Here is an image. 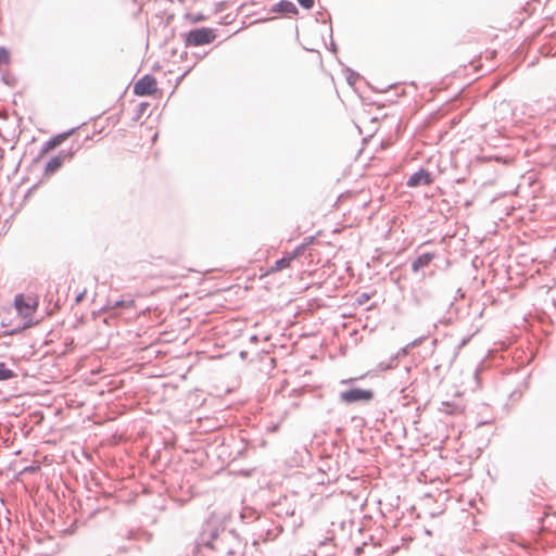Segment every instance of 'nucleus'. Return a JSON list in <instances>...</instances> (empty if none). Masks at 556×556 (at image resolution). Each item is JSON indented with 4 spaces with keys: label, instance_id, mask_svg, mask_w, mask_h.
Returning a JSON list of instances; mask_svg holds the SVG:
<instances>
[{
    "label": "nucleus",
    "instance_id": "nucleus-1",
    "mask_svg": "<svg viewBox=\"0 0 556 556\" xmlns=\"http://www.w3.org/2000/svg\"><path fill=\"white\" fill-rule=\"evenodd\" d=\"M13 305L17 314L22 317L23 321L18 326L5 330L3 336L16 334L24 329L36 325V321L33 319V316L36 313L38 306V301L36 299L33 300L30 296H25L24 293H17L14 296Z\"/></svg>",
    "mask_w": 556,
    "mask_h": 556
},
{
    "label": "nucleus",
    "instance_id": "nucleus-2",
    "mask_svg": "<svg viewBox=\"0 0 556 556\" xmlns=\"http://www.w3.org/2000/svg\"><path fill=\"white\" fill-rule=\"evenodd\" d=\"M186 47H200L213 42L216 38V30L210 27H197L182 35Z\"/></svg>",
    "mask_w": 556,
    "mask_h": 556
},
{
    "label": "nucleus",
    "instance_id": "nucleus-3",
    "mask_svg": "<svg viewBox=\"0 0 556 556\" xmlns=\"http://www.w3.org/2000/svg\"><path fill=\"white\" fill-rule=\"evenodd\" d=\"M375 399V392L371 389L351 387L339 393V402L345 405L368 404Z\"/></svg>",
    "mask_w": 556,
    "mask_h": 556
},
{
    "label": "nucleus",
    "instance_id": "nucleus-4",
    "mask_svg": "<svg viewBox=\"0 0 556 556\" xmlns=\"http://www.w3.org/2000/svg\"><path fill=\"white\" fill-rule=\"evenodd\" d=\"M77 149L61 150L56 155L52 156L43 168V176H51L59 172L65 161H70L76 154Z\"/></svg>",
    "mask_w": 556,
    "mask_h": 556
},
{
    "label": "nucleus",
    "instance_id": "nucleus-5",
    "mask_svg": "<svg viewBox=\"0 0 556 556\" xmlns=\"http://www.w3.org/2000/svg\"><path fill=\"white\" fill-rule=\"evenodd\" d=\"M156 91V79L151 74L143 75L138 79L135 85L132 92L138 97H150Z\"/></svg>",
    "mask_w": 556,
    "mask_h": 556
},
{
    "label": "nucleus",
    "instance_id": "nucleus-6",
    "mask_svg": "<svg viewBox=\"0 0 556 556\" xmlns=\"http://www.w3.org/2000/svg\"><path fill=\"white\" fill-rule=\"evenodd\" d=\"M78 128L79 127H73L66 131H63L61 134H58V135L51 137L49 140H47L42 144L39 153L37 154L36 157H34L33 162L34 163L38 162L49 150L60 146L67 137L74 135Z\"/></svg>",
    "mask_w": 556,
    "mask_h": 556
},
{
    "label": "nucleus",
    "instance_id": "nucleus-7",
    "mask_svg": "<svg viewBox=\"0 0 556 556\" xmlns=\"http://www.w3.org/2000/svg\"><path fill=\"white\" fill-rule=\"evenodd\" d=\"M410 298L416 306H424L433 302L434 292L427 286H419L412 289Z\"/></svg>",
    "mask_w": 556,
    "mask_h": 556
},
{
    "label": "nucleus",
    "instance_id": "nucleus-8",
    "mask_svg": "<svg viewBox=\"0 0 556 556\" xmlns=\"http://www.w3.org/2000/svg\"><path fill=\"white\" fill-rule=\"evenodd\" d=\"M433 182V175L430 170L420 167L417 172L413 173L407 181L406 186L409 188H417L421 186H429Z\"/></svg>",
    "mask_w": 556,
    "mask_h": 556
},
{
    "label": "nucleus",
    "instance_id": "nucleus-9",
    "mask_svg": "<svg viewBox=\"0 0 556 556\" xmlns=\"http://www.w3.org/2000/svg\"><path fill=\"white\" fill-rule=\"evenodd\" d=\"M269 12L278 13L281 15H288V14H298L299 10L292 1L280 0L270 8Z\"/></svg>",
    "mask_w": 556,
    "mask_h": 556
},
{
    "label": "nucleus",
    "instance_id": "nucleus-10",
    "mask_svg": "<svg viewBox=\"0 0 556 556\" xmlns=\"http://www.w3.org/2000/svg\"><path fill=\"white\" fill-rule=\"evenodd\" d=\"M434 257H435L434 252H425V253L419 254L412 262V270L414 273H419L421 269L428 267Z\"/></svg>",
    "mask_w": 556,
    "mask_h": 556
},
{
    "label": "nucleus",
    "instance_id": "nucleus-11",
    "mask_svg": "<svg viewBox=\"0 0 556 556\" xmlns=\"http://www.w3.org/2000/svg\"><path fill=\"white\" fill-rule=\"evenodd\" d=\"M534 514L535 515L531 518L532 521L541 522V521H545V519L548 518L551 515H554V511L552 510L551 507L542 505L536 508Z\"/></svg>",
    "mask_w": 556,
    "mask_h": 556
},
{
    "label": "nucleus",
    "instance_id": "nucleus-12",
    "mask_svg": "<svg viewBox=\"0 0 556 556\" xmlns=\"http://www.w3.org/2000/svg\"><path fill=\"white\" fill-rule=\"evenodd\" d=\"M439 410L446 415H456L463 412L462 407L458 404L452 402H442Z\"/></svg>",
    "mask_w": 556,
    "mask_h": 556
},
{
    "label": "nucleus",
    "instance_id": "nucleus-13",
    "mask_svg": "<svg viewBox=\"0 0 556 556\" xmlns=\"http://www.w3.org/2000/svg\"><path fill=\"white\" fill-rule=\"evenodd\" d=\"M17 377L18 375L9 368L4 362H0V381H9Z\"/></svg>",
    "mask_w": 556,
    "mask_h": 556
},
{
    "label": "nucleus",
    "instance_id": "nucleus-14",
    "mask_svg": "<svg viewBox=\"0 0 556 556\" xmlns=\"http://www.w3.org/2000/svg\"><path fill=\"white\" fill-rule=\"evenodd\" d=\"M306 240V242L299 244L290 254H288L292 261L300 257L305 252L306 248L314 241V237H309Z\"/></svg>",
    "mask_w": 556,
    "mask_h": 556
},
{
    "label": "nucleus",
    "instance_id": "nucleus-15",
    "mask_svg": "<svg viewBox=\"0 0 556 556\" xmlns=\"http://www.w3.org/2000/svg\"><path fill=\"white\" fill-rule=\"evenodd\" d=\"M292 260L289 255L278 258L270 268V271H281L290 266Z\"/></svg>",
    "mask_w": 556,
    "mask_h": 556
},
{
    "label": "nucleus",
    "instance_id": "nucleus-16",
    "mask_svg": "<svg viewBox=\"0 0 556 556\" xmlns=\"http://www.w3.org/2000/svg\"><path fill=\"white\" fill-rule=\"evenodd\" d=\"M397 356L391 355L388 361H382L377 365L378 370L386 371L389 369H393L397 366Z\"/></svg>",
    "mask_w": 556,
    "mask_h": 556
},
{
    "label": "nucleus",
    "instance_id": "nucleus-17",
    "mask_svg": "<svg viewBox=\"0 0 556 556\" xmlns=\"http://www.w3.org/2000/svg\"><path fill=\"white\" fill-rule=\"evenodd\" d=\"M344 73L346 74V81L350 86H354L362 78L359 73L350 67H345Z\"/></svg>",
    "mask_w": 556,
    "mask_h": 556
},
{
    "label": "nucleus",
    "instance_id": "nucleus-18",
    "mask_svg": "<svg viewBox=\"0 0 556 556\" xmlns=\"http://www.w3.org/2000/svg\"><path fill=\"white\" fill-rule=\"evenodd\" d=\"M241 519L254 518L253 521H257L260 519V515L254 508L243 507L240 511Z\"/></svg>",
    "mask_w": 556,
    "mask_h": 556
},
{
    "label": "nucleus",
    "instance_id": "nucleus-19",
    "mask_svg": "<svg viewBox=\"0 0 556 556\" xmlns=\"http://www.w3.org/2000/svg\"><path fill=\"white\" fill-rule=\"evenodd\" d=\"M132 305H134V300L132 299H129V300L121 299V300H116L112 304V307L113 308H128V307H131Z\"/></svg>",
    "mask_w": 556,
    "mask_h": 556
},
{
    "label": "nucleus",
    "instance_id": "nucleus-20",
    "mask_svg": "<svg viewBox=\"0 0 556 556\" xmlns=\"http://www.w3.org/2000/svg\"><path fill=\"white\" fill-rule=\"evenodd\" d=\"M10 60V51L5 47L0 46V65L9 64Z\"/></svg>",
    "mask_w": 556,
    "mask_h": 556
},
{
    "label": "nucleus",
    "instance_id": "nucleus-21",
    "mask_svg": "<svg viewBox=\"0 0 556 556\" xmlns=\"http://www.w3.org/2000/svg\"><path fill=\"white\" fill-rule=\"evenodd\" d=\"M2 81L10 87H14L17 79L13 74L7 73L2 75Z\"/></svg>",
    "mask_w": 556,
    "mask_h": 556
},
{
    "label": "nucleus",
    "instance_id": "nucleus-22",
    "mask_svg": "<svg viewBox=\"0 0 556 556\" xmlns=\"http://www.w3.org/2000/svg\"><path fill=\"white\" fill-rule=\"evenodd\" d=\"M149 103L148 102H141L139 105H138V109H137V113H136V117L135 119H139L141 117V115L144 114L146 110L149 108Z\"/></svg>",
    "mask_w": 556,
    "mask_h": 556
},
{
    "label": "nucleus",
    "instance_id": "nucleus-23",
    "mask_svg": "<svg viewBox=\"0 0 556 556\" xmlns=\"http://www.w3.org/2000/svg\"><path fill=\"white\" fill-rule=\"evenodd\" d=\"M296 1L305 10L312 9L315 3V0H296Z\"/></svg>",
    "mask_w": 556,
    "mask_h": 556
},
{
    "label": "nucleus",
    "instance_id": "nucleus-24",
    "mask_svg": "<svg viewBox=\"0 0 556 556\" xmlns=\"http://www.w3.org/2000/svg\"><path fill=\"white\" fill-rule=\"evenodd\" d=\"M205 20H206V16L200 12L191 15V22L194 24L203 22Z\"/></svg>",
    "mask_w": 556,
    "mask_h": 556
},
{
    "label": "nucleus",
    "instance_id": "nucleus-25",
    "mask_svg": "<svg viewBox=\"0 0 556 556\" xmlns=\"http://www.w3.org/2000/svg\"><path fill=\"white\" fill-rule=\"evenodd\" d=\"M369 299H370V295L366 292H363L357 296L356 300H357V303L362 305V304H365Z\"/></svg>",
    "mask_w": 556,
    "mask_h": 556
},
{
    "label": "nucleus",
    "instance_id": "nucleus-26",
    "mask_svg": "<svg viewBox=\"0 0 556 556\" xmlns=\"http://www.w3.org/2000/svg\"><path fill=\"white\" fill-rule=\"evenodd\" d=\"M471 337L472 336H468V337H465L464 339H462V341L458 343L457 345V351H456V354L458 353L459 350H462L464 346H466L469 341L471 340Z\"/></svg>",
    "mask_w": 556,
    "mask_h": 556
},
{
    "label": "nucleus",
    "instance_id": "nucleus-27",
    "mask_svg": "<svg viewBox=\"0 0 556 556\" xmlns=\"http://www.w3.org/2000/svg\"><path fill=\"white\" fill-rule=\"evenodd\" d=\"M409 350H410L409 345L406 344L405 346L401 348L394 355L397 356V361H399L400 357L406 355Z\"/></svg>",
    "mask_w": 556,
    "mask_h": 556
},
{
    "label": "nucleus",
    "instance_id": "nucleus-28",
    "mask_svg": "<svg viewBox=\"0 0 556 556\" xmlns=\"http://www.w3.org/2000/svg\"><path fill=\"white\" fill-rule=\"evenodd\" d=\"M425 338L426 337L421 336V337L413 340L412 342L408 343L409 348L413 349V348L420 345L422 343V341L425 340Z\"/></svg>",
    "mask_w": 556,
    "mask_h": 556
},
{
    "label": "nucleus",
    "instance_id": "nucleus-29",
    "mask_svg": "<svg viewBox=\"0 0 556 556\" xmlns=\"http://www.w3.org/2000/svg\"><path fill=\"white\" fill-rule=\"evenodd\" d=\"M189 72H190V70H187V71H185L180 76H178V77L176 78V84H175V86H176V87H177V86H178V85L184 80V78L187 76V74H188Z\"/></svg>",
    "mask_w": 556,
    "mask_h": 556
},
{
    "label": "nucleus",
    "instance_id": "nucleus-30",
    "mask_svg": "<svg viewBox=\"0 0 556 556\" xmlns=\"http://www.w3.org/2000/svg\"><path fill=\"white\" fill-rule=\"evenodd\" d=\"M86 295V290L79 292L76 296H75V303H80L83 301V299L85 298Z\"/></svg>",
    "mask_w": 556,
    "mask_h": 556
},
{
    "label": "nucleus",
    "instance_id": "nucleus-31",
    "mask_svg": "<svg viewBox=\"0 0 556 556\" xmlns=\"http://www.w3.org/2000/svg\"><path fill=\"white\" fill-rule=\"evenodd\" d=\"M482 363L476 368L475 370V379L477 380V382L479 383L480 381V371H481V368H482Z\"/></svg>",
    "mask_w": 556,
    "mask_h": 556
},
{
    "label": "nucleus",
    "instance_id": "nucleus-32",
    "mask_svg": "<svg viewBox=\"0 0 556 556\" xmlns=\"http://www.w3.org/2000/svg\"><path fill=\"white\" fill-rule=\"evenodd\" d=\"M329 30H330V38H332V27H331V25L329 26ZM330 47H331V51H333V52L337 51V46L333 42V39H331Z\"/></svg>",
    "mask_w": 556,
    "mask_h": 556
},
{
    "label": "nucleus",
    "instance_id": "nucleus-33",
    "mask_svg": "<svg viewBox=\"0 0 556 556\" xmlns=\"http://www.w3.org/2000/svg\"><path fill=\"white\" fill-rule=\"evenodd\" d=\"M38 469H39V467H37V466H28V467H25L22 472H34Z\"/></svg>",
    "mask_w": 556,
    "mask_h": 556
},
{
    "label": "nucleus",
    "instance_id": "nucleus-34",
    "mask_svg": "<svg viewBox=\"0 0 556 556\" xmlns=\"http://www.w3.org/2000/svg\"><path fill=\"white\" fill-rule=\"evenodd\" d=\"M439 323L441 324H444V325H451L453 323V318L452 317H444L442 319L439 320Z\"/></svg>",
    "mask_w": 556,
    "mask_h": 556
},
{
    "label": "nucleus",
    "instance_id": "nucleus-35",
    "mask_svg": "<svg viewBox=\"0 0 556 556\" xmlns=\"http://www.w3.org/2000/svg\"><path fill=\"white\" fill-rule=\"evenodd\" d=\"M355 380L356 378L342 379L340 384H352Z\"/></svg>",
    "mask_w": 556,
    "mask_h": 556
},
{
    "label": "nucleus",
    "instance_id": "nucleus-36",
    "mask_svg": "<svg viewBox=\"0 0 556 556\" xmlns=\"http://www.w3.org/2000/svg\"><path fill=\"white\" fill-rule=\"evenodd\" d=\"M39 184H40V182H37V184H35L34 186H31V187L28 189L27 194H30L31 192H34V191L38 188Z\"/></svg>",
    "mask_w": 556,
    "mask_h": 556
},
{
    "label": "nucleus",
    "instance_id": "nucleus-37",
    "mask_svg": "<svg viewBox=\"0 0 556 556\" xmlns=\"http://www.w3.org/2000/svg\"><path fill=\"white\" fill-rule=\"evenodd\" d=\"M9 325H10V321H9V320H7L5 318H2V319H1V327H2V328H7Z\"/></svg>",
    "mask_w": 556,
    "mask_h": 556
},
{
    "label": "nucleus",
    "instance_id": "nucleus-38",
    "mask_svg": "<svg viewBox=\"0 0 556 556\" xmlns=\"http://www.w3.org/2000/svg\"><path fill=\"white\" fill-rule=\"evenodd\" d=\"M456 294H457L458 296H460V298H463V296H464V292H463V290H462L460 288H458V289H457Z\"/></svg>",
    "mask_w": 556,
    "mask_h": 556
},
{
    "label": "nucleus",
    "instance_id": "nucleus-39",
    "mask_svg": "<svg viewBox=\"0 0 556 556\" xmlns=\"http://www.w3.org/2000/svg\"><path fill=\"white\" fill-rule=\"evenodd\" d=\"M250 340H251L252 342H256V341L258 340V338H257V336H256V334H253V336H251Z\"/></svg>",
    "mask_w": 556,
    "mask_h": 556
},
{
    "label": "nucleus",
    "instance_id": "nucleus-40",
    "mask_svg": "<svg viewBox=\"0 0 556 556\" xmlns=\"http://www.w3.org/2000/svg\"><path fill=\"white\" fill-rule=\"evenodd\" d=\"M187 58V52L185 51L181 55H180V59L184 60Z\"/></svg>",
    "mask_w": 556,
    "mask_h": 556
},
{
    "label": "nucleus",
    "instance_id": "nucleus-41",
    "mask_svg": "<svg viewBox=\"0 0 556 556\" xmlns=\"http://www.w3.org/2000/svg\"><path fill=\"white\" fill-rule=\"evenodd\" d=\"M245 354H247V352H241V353H240V356H241V357H244V356H245Z\"/></svg>",
    "mask_w": 556,
    "mask_h": 556
}]
</instances>
